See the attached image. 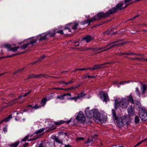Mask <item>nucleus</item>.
<instances>
[{
    "mask_svg": "<svg viewBox=\"0 0 147 147\" xmlns=\"http://www.w3.org/2000/svg\"><path fill=\"white\" fill-rule=\"evenodd\" d=\"M37 40L36 38L28 39L26 41H24V43L19 48L22 49H25L28 47L30 48L34 46V45L36 43Z\"/></svg>",
    "mask_w": 147,
    "mask_h": 147,
    "instance_id": "obj_1",
    "label": "nucleus"
},
{
    "mask_svg": "<svg viewBox=\"0 0 147 147\" xmlns=\"http://www.w3.org/2000/svg\"><path fill=\"white\" fill-rule=\"evenodd\" d=\"M131 3L128 4L126 5L124 7H123V2H121L119 3L115 7L110 9L111 11L112 14L114 13H116L119 11L121 10H123L126 8Z\"/></svg>",
    "mask_w": 147,
    "mask_h": 147,
    "instance_id": "obj_2",
    "label": "nucleus"
},
{
    "mask_svg": "<svg viewBox=\"0 0 147 147\" xmlns=\"http://www.w3.org/2000/svg\"><path fill=\"white\" fill-rule=\"evenodd\" d=\"M85 113L86 116L89 118H91L94 116L97 117L99 114L98 112L97 109H93L90 110L88 107L86 109Z\"/></svg>",
    "mask_w": 147,
    "mask_h": 147,
    "instance_id": "obj_3",
    "label": "nucleus"
},
{
    "mask_svg": "<svg viewBox=\"0 0 147 147\" xmlns=\"http://www.w3.org/2000/svg\"><path fill=\"white\" fill-rule=\"evenodd\" d=\"M113 118L114 120H116L117 125L119 128L122 126V122L121 118L117 116L115 112L114 109L112 110Z\"/></svg>",
    "mask_w": 147,
    "mask_h": 147,
    "instance_id": "obj_4",
    "label": "nucleus"
},
{
    "mask_svg": "<svg viewBox=\"0 0 147 147\" xmlns=\"http://www.w3.org/2000/svg\"><path fill=\"white\" fill-rule=\"evenodd\" d=\"M112 14L110 9L105 13L102 11L96 14V16L99 18L104 19L107 17H110Z\"/></svg>",
    "mask_w": 147,
    "mask_h": 147,
    "instance_id": "obj_5",
    "label": "nucleus"
},
{
    "mask_svg": "<svg viewBox=\"0 0 147 147\" xmlns=\"http://www.w3.org/2000/svg\"><path fill=\"white\" fill-rule=\"evenodd\" d=\"M76 119L79 122L82 123H84L86 120L85 116L81 111L79 112L78 114L76 116Z\"/></svg>",
    "mask_w": 147,
    "mask_h": 147,
    "instance_id": "obj_6",
    "label": "nucleus"
},
{
    "mask_svg": "<svg viewBox=\"0 0 147 147\" xmlns=\"http://www.w3.org/2000/svg\"><path fill=\"white\" fill-rule=\"evenodd\" d=\"M100 98H103V101L107 102L109 100V99L108 94L106 92L102 91L100 93Z\"/></svg>",
    "mask_w": 147,
    "mask_h": 147,
    "instance_id": "obj_7",
    "label": "nucleus"
},
{
    "mask_svg": "<svg viewBox=\"0 0 147 147\" xmlns=\"http://www.w3.org/2000/svg\"><path fill=\"white\" fill-rule=\"evenodd\" d=\"M98 19L96 18V17L94 16L92 18L88 20H85L83 21H82L81 22V24L82 25L86 23L88 24V25H89L91 22H94L95 21L98 20Z\"/></svg>",
    "mask_w": 147,
    "mask_h": 147,
    "instance_id": "obj_8",
    "label": "nucleus"
},
{
    "mask_svg": "<svg viewBox=\"0 0 147 147\" xmlns=\"http://www.w3.org/2000/svg\"><path fill=\"white\" fill-rule=\"evenodd\" d=\"M43 75L41 74H40L37 75H36L35 74H30L29 75L27 76V78L26 80H28L30 78H40L43 77Z\"/></svg>",
    "mask_w": 147,
    "mask_h": 147,
    "instance_id": "obj_9",
    "label": "nucleus"
},
{
    "mask_svg": "<svg viewBox=\"0 0 147 147\" xmlns=\"http://www.w3.org/2000/svg\"><path fill=\"white\" fill-rule=\"evenodd\" d=\"M4 46L7 49L8 51H16L19 48V47H11V45L8 44H6Z\"/></svg>",
    "mask_w": 147,
    "mask_h": 147,
    "instance_id": "obj_10",
    "label": "nucleus"
},
{
    "mask_svg": "<svg viewBox=\"0 0 147 147\" xmlns=\"http://www.w3.org/2000/svg\"><path fill=\"white\" fill-rule=\"evenodd\" d=\"M128 115L129 116H133L135 115L134 109L131 105L129 106L127 109Z\"/></svg>",
    "mask_w": 147,
    "mask_h": 147,
    "instance_id": "obj_11",
    "label": "nucleus"
},
{
    "mask_svg": "<svg viewBox=\"0 0 147 147\" xmlns=\"http://www.w3.org/2000/svg\"><path fill=\"white\" fill-rule=\"evenodd\" d=\"M47 34L46 33L40 34L37 36V38L39 41H40L45 40L47 39Z\"/></svg>",
    "mask_w": 147,
    "mask_h": 147,
    "instance_id": "obj_12",
    "label": "nucleus"
},
{
    "mask_svg": "<svg viewBox=\"0 0 147 147\" xmlns=\"http://www.w3.org/2000/svg\"><path fill=\"white\" fill-rule=\"evenodd\" d=\"M139 116L142 120L145 121L147 120V113L141 112L139 114Z\"/></svg>",
    "mask_w": 147,
    "mask_h": 147,
    "instance_id": "obj_13",
    "label": "nucleus"
},
{
    "mask_svg": "<svg viewBox=\"0 0 147 147\" xmlns=\"http://www.w3.org/2000/svg\"><path fill=\"white\" fill-rule=\"evenodd\" d=\"M127 100L125 98H122L121 100L120 107L123 108H126L127 107Z\"/></svg>",
    "mask_w": 147,
    "mask_h": 147,
    "instance_id": "obj_14",
    "label": "nucleus"
},
{
    "mask_svg": "<svg viewBox=\"0 0 147 147\" xmlns=\"http://www.w3.org/2000/svg\"><path fill=\"white\" fill-rule=\"evenodd\" d=\"M93 37H92L90 35H87L82 38V40H85L86 42L88 43L91 40H93Z\"/></svg>",
    "mask_w": 147,
    "mask_h": 147,
    "instance_id": "obj_15",
    "label": "nucleus"
},
{
    "mask_svg": "<svg viewBox=\"0 0 147 147\" xmlns=\"http://www.w3.org/2000/svg\"><path fill=\"white\" fill-rule=\"evenodd\" d=\"M72 119H70L69 120L65 121L63 120H60L57 122H55L54 123L56 125H60L61 124L66 123L67 124H68L71 121Z\"/></svg>",
    "mask_w": 147,
    "mask_h": 147,
    "instance_id": "obj_16",
    "label": "nucleus"
},
{
    "mask_svg": "<svg viewBox=\"0 0 147 147\" xmlns=\"http://www.w3.org/2000/svg\"><path fill=\"white\" fill-rule=\"evenodd\" d=\"M23 97H24V95L19 96L18 98L15 99L12 101L10 102L9 103V105H13V104H14L16 102V100H18V99H21Z\"/></svg>",
    "mask_w": 147,
    "mask_h": 147,
    "instance_id": "obj_17",
    "label": "nucleus"
},
{
    "mask_svg": "<svg viewBox=\"0 0 147 147\" xmlns=\"http://www.w3.org/2000/svg\"><path fill=\"white\" fill-rule=\"evenodd\" d=\"M121 101H118V99L116 98L115 101V108L117 109V108L120 107Z\"/></svg>",
    "mask_w": 147,
    "mask_h": 147,
    "instance_id": "obj_18",
    "label": "nucleus"
},
{
    "mask_svg": "<svg viewBox=\"0 0 147 147\" xmlns=\"http://www.w3.org/2000/svg\"><path fill=\"white\" fill-rule=\"evenodd\" d=\"M56 31L55 30H53L52 31H49L48 32H47V33H46L47 35H49V36H51V37H53L55 36V34H56Z\"/></svg>",
    "mask_w": 147,
    "mask_h": 147,
    "instance_id": "obj_19",
    "label": "nucleus"
},
{
    "mask_svg": "<svg viewBox=\"0 0 147 147\" xmlns=\"http://www.w3.org/2000/svg\"><path fill=\"white\" fill-rule=\"evenodd\" d=\"M147 88V84H142V86L141 88L142 90V94H144L145 93V91L146 90Z\"/></svg>",
    "mask_w": 147,
    "mask_h": 147,
    "instance_id": "obj_20",
    "label": "nucleus"
},
{
    "mask_svg": "<svg viewBox=\"0 0 147 147\" xmlns=\"http://www.w3.org/2000/svg\"><path fill=\"white\" fill-rule=\"evenodd\" d=\"M102 65H103V64L99 65H95L94 66V70L100 69L105 67L102 66Z\"/></svg>",
    "mask_w": 147,
    "mask_h": 147,
    "instance_id": "obj_21",
    "label": "nucleus"
},
{
    "mask_svg": "<svg viewBox=\"0 0 147 147\" xmlns=\"http://www.w3.org/2000/svg\"><path fill=\"white\" fill-rule=\"evenodd\" d=\"M53 139L56 142L61 144H63V141L61 140H59L58 138L56 136H54V138H53Z\"/></svg>",
    "mask_w": 147,
    "mask_h": 147,
    "instance_id": "obj_22",
    "label": "nucleus"
},
{
    "mask_svg": "<svg viewBox=\"0 0 147 147\" xmlns=\"http://www.w3.org/2000/svg\"><path fill=\"white\" fill-rule=\"evenodd\" d=\"M65 34L66 35H69L70 34V33L71 32V31L70 29L69 28L65 27L64 28Z\"/></svg>",
    "mask_w": 147,
    "mask_h": 147,
    "instance_id": "obj_23",
    "label": "nucleus"
},
{
    "mask_svg": "<svg viewBox=\"0 0 147 147\" xmlns=\"http://www.w3.org/2000/svg\"><path fill=\"white\" fill-rule=\"evenodd\" d=\"M47 100V98L46 97L43 98L41 100V103L42 104V106H44L46 103Z\"/></svg>",
    "mask_w": 147,
    "mask_h": 147,
    "instance_id": "obj_24",
    "label": "nucleus"
},
{
    "mask_svg": "<svg viewBox=\"0 0 147 147\" xmlns=\"http://www.w3.org/2000/svg\"><path fill=\"white\" fill-rule=\"evenodd\" d=\"M129 42H122V43H121L119 44H117V47H118L120 46H122L123 45L127 44L129 43Z\"/></svg>",
    "mask_w": 147,
    "mask_h": 147,
    "instance_id": "obj_25",
    "label": "nucleus"
},
{
    "mask_svg": "<svg viewBox=\"0 0 147 147\" xmlns=\"http://www.w3.org/2000/svg\"><path fill=\"white\" fill-rule=\"evenodd\" d=\"M86 95V94L83 92H82L79 94L77 96L78 99H80Z\"/></svg>",
    "mask_w": 147,
    "mask_h": 147,
    "instance_id": "obj_26",
    "label": "nucleus"
},
{
    "mask_svg": "<svg viewBox=\"0 0 147 147\" xmlns=\"http://www.w3.org/2000/svg\"><path fill=\"white\" fill-rule=\"evenodd\" d=\"M115 47H117V44H114L111 46H110L109 48H108V49H104V50H103L102 51H101L100 52H104V51H107V50H108L112 48H113Z\"/></svg>",
    "mask_w": 147,
    "mask_h": 147,
    "instance_id": "obj_27",
    "label": "nucleus"
},
{
    "mask_svg": "<svg viewBox=\"0 0 147 147\" xmlns=\"http://www.w3.org/2000/svg\"><path fill=\"white\" fill-rule=\"evenodd\" d=\"M128 101L129 102H131V104H134V100L133 99V98L132 96L130 95L129 96V98L128 99Z\"/></svg>",
    "mask_w": 147,
    "mask_h": 147,
    "instance_id": "obj_28",
    "label": "nucleus"
},
{
    "mask_svg": "<svg viewBox=\"0 0 147 147\" xmlns=\"http://www.w3.org/2000/svg\"><path fill=\"white\" fill-rule=\"evenodd\" d=\"M26 51H24V52H21L18 53V54H12V55H9L8 56H7L6 57H7V58L11 57L14 56H15V55H19L20 54H22L24 53H26Z\"/></svg>",
    "mask_w": 147,
    "mask_h": 147,
    "instance_id": "obj_29",
    "label": "nucleus"
},
{
    "mask_svg": "<svg viewBox=\"0 0 147 147\" xmlns=\"http://www.w3.org/2000/svg\"><path fill=\"white\" fill-rule=\"evenodd\" d=\"M57 99H59L60 100H63L64 99V96L63 94L57 96L56 97Z\"/></svg>",
    "mask_w": 147,
    "mask_h": 147,
    "instance_id": "obj_30",
    "label": "nucleus"
},
{
    "mask_svg": "<svg viewBox=\"0 0 147 147\" xmlns=\"http://www.w3.org/2000/svg\"><path fill=\"white\" fill-rule=\"evenodd\" d=\"M45 130L44 128H42L41 129H40L39 130H37L35 132V133L36 134H38L44 131Z\"/></svg>",
    "mask_w": 147,
    "mask_h": 147,
    "instance_id": "obj_31",
    "label": "nucleus"
},
{
    "mask_svg": "<svg viewBox=\"0 0 147 147\" xmlns=\"http://www.w3.org/2000/svg\"><path fill=\"white\" fill-rule=\"evenodd\" d=\"M78 99V96H75L74 97H71L68 98V99L70 100H74L75 101H76Z\"/></svg>",
    "mask_w": 147,
    "mask_h": 147,
    "instance_id": "obj_32",
    "label": "nucleus"
},
{
    "mask_svg": "<svg viewBox=\"0 0 147 147\" xmlns=\"http://www.w3.org/2000/svg\"><path fill=\"white\" fill-rule=\"evenodd\" d=\"M136 94L139 97H140L141 94L139 89L138 88H136Z\"/></svg>",
    "mask_w": 147,
    "mask_h": 147,
    "instance_id": "obj_33",
    "label": "nucleus"
},
{
    "mask_svg": "<svg viewBox=\"0 0 147 147\" xmlns=\"http://www.w3.org/2000/svg\"><path fill=\"white\" fill-rule=\"evenodd\" d=\"M19 143V142H17L13 144L10 145V146L11 147H16L18 146Z\"/></svg>",
    "mask_w": 147,
    "mask_h": 147,
    "instance_id": "obj_34",
    "label": "nucleus"
},
{
    "mask_svg": "<svg viewBox=\"0 0 147 147\" xmlns=\"http://www.w3.org/2000/svg\"><path fill=\"white\" fill-rule=\"evenodd\" d=\"M12 117V115H10L8 116H7V117H6L5 119H4V120H5V121L7 122L9 121V119Z\"/></svg>",
    "mask_w": 147,
    "mask_h": 147,
    "instance_id": "obj_35",
    "label": "nucleus"
},
{
    "mask_svg": "<svg viewBox=\"0 0 147 147\" xmlns=\"http://www.w3.org/2000/svg\"><path fill=\"white\" fill-rule=\"evenodd\" d=\"M127 57L128 58H129L128 57ZM129 59H131L132 60L136 59V60H138L139 61H142V58H137V57H136V58H129Z\"/></svg>",
    "mask_w": 147,
    "mask_h": 147,
    "instance_id": "obj_36",
    "label": "nucleus"
},
{
    "mask_svg": "<svg viewBox=\"0 0 147 147\" xmlns=\"http://www.w3.org/2000/svg\"><path fill=\"white\" fill-rule=\"evenodd\" d=\"M140 121L139 119L138 116H136L135 118V122L136 124L138 123Z\"/></svg>",
    "mask_w": 147,
    "mask_h": 147,
    "instance_id": "obj_37",
    "label": "nucleus"
},
{
    "mask_svg": "<svg viewBox=\"0 0 147 147\" xmlns=\"http://www.w3.org/2000/svg\"><path fill=\"white\" fill-rule=\"evenodd\" d=\"M45 57L44 55L41 56L40 58H38V60L39 62L40 61L43 60Z\"/></svg>",
    "mask_w": 147,
    "mask_h": 147,
    "instance_id": "obj_38",
    "label": "nucleus"
},
{
    "mask_svg": "<svg viewBox=\"0 0 147 147\" xmlns=\"http://www.w3.org/2000/svg\"><path fill=\"white\" fill-rule=\"evenodd\" d=\"M78 25V23H75L74 25L72 27V28L74 30H76Z\"/></svg>",
    "mask_w": 147,
    "mask_h": 147,
    "instance_id": "obj_39",
    "label": "nucleus"
},
{
    "mask_svg": "<svg viewBox=\"0 0 147 147\" xmlns=\"http://www.w3.org/2000/svg\"><path fill=\"white\" fill-rule=\"evenodd\" d=\"M80 86V84H79L77 86H72L70 87L71 90H75L79 87Z\"/></svg>",
    "mask_w": 147,
    "mask_h": 147,
    "instance_id": "obj_40",
    "label": "nucleus"
},
{
    "mask_svg": "<svg viewBox=\"0 0 147 147\" xmlns=\"http://www.w3.org/2000/svg\"><path fill=\"white\" fill-rule=\"evenodd\" d=\"M46 96L47 97L48 100H50L53 98V96L51 94H49Z\"/></svg>",
    "mask_w": 147,
    "mask_h": 147,
    "instance_id": "obj_41",
    "label": "nucleus"
},
{
    "mask_svg": "<svg viewBox=\"0 0 147 147\" xmlns=\"http://www.w3.org/2000/svg\"><path fill=\"white\" fill-rule=\"evenodd\" d=\"M24 68H23L21 69H19L17 71H15L13 73V74H15L19 72H21L22 71H23L24 69Z\"/></svg>",
    "mask_w": 147,
    "mask_h": 147,
    "instance_id": "obj_42",
    "label": "nucleus"
},
{
    "mask_svg": "<svg viewBox=\"0 0 147 147\" xmlns=\"http://www.w3.org/2000/svg\"><path fill=\"white\" fill-rule=\"evenodd\" d=\"M103 49H104V47H99L98 48H95L94 49V51H97L100 50H101Z\"/></svg>",
    "mask_w": 147,
    "mask_h": 147,
    "instance_id": "obj_43",
    "label": "nucleus"
},
{
    "mask_svg": "<svg viewBox=\"0 0 147 147\" xmlns=\"http://www.w3.org/2000/svg\"><path fill=\"white\" fill-rule=\"evenodd\" d=\"M125 54L130 55H132L133 54L135 55V53H133L129 52V53H122V54H121L122 55H124Z\"/></svg>",
    "mask_w": 147,
    "mask_h": 147,
    "instance_id": "obj_44",
    "label": "nucleus"
},
{
    "mask_svg": "<svg viewBox=\"0 0 147 147\" xmlns=\"http://www.w3.org/2000/svg\"><path fill=\"white\" fill-rule=\"evenodd\" d=\"M30 137V136L29 135H28L27 136H25L24 138H23L22 141L23 142H24L27 139H28V138H29V137Z\"/></svg>",
    "mask_w": 147,
    "mask_h": 147,
    "instance_id": "obj_45",
    "label": "nucleus"
},
{
    "mask_svg": "<svg viewBox=\"0 0 147 147\" xmlns=\"http://www.w3.org/2000/svg\"><path fill=\"white\" fill-rule=\"evenodd\" d=\"M88 50H93L94 51V49L92 48H84V51H87Z\"/></svg>",
    "mask_w": 147,
    "mask_h": 147,
    "instance_id": "obj_46",
    "label": "nucleus"
},
{
    "mask_svg": "<svg viewBox=\"0 0 147 147\" xmlns=\"http://www.w3.org/2000/svg\"><path fill=\"white\" fill-rule=\"evenodd\" d=\"M57 33H59L61 34H64V33L63 32V30H58L57 31Z\"/></svg>",
    "mask_w": 147,
    "mask_h": 147,
    "instance_id": "obj_47",
    "label": "nucleus"
},
{
    "mask_svg": "<svg viewBox=\"0 0 147 147\" xmlns=\"http://www.w3.org/2000/svg\"><path fill=\"white\" fill-rule=\"evenodd\" d=\"M44 75H43V77H45V78H48L47 77H46L45 76H47L48 77H52V78H59V77H53V76H48V75H44Z\"/></svg>",
    "mask_w": 147,
    "mask_h": 147,
    "instance_id": "obj_48",
    "label": "nucleus"
},
{
    "mask_svg": "<svg viewBox=\"0 0 147 147\" xmlns=\"http://www.w3.org/2000/svg\"><path fill=\"white\" fill-rule=\"evenodd\" d=\"M32 91V90H30L27 93H26L24 95V96H26L29 94Z\"/></svg>",
    "mask_w": 147,
    "mask_h": 147,
    "instance_id": "obj_49",
    "label": "nucleus"
},
{
    "mask_svg": "<svg viewBox=\"0 0 147 147\" xmlns=\"http://www.w3.org/2000/svg\"><path fill=\"white\" fill-rule=\"evenodd\" d=\"M41 107V106H38L37 104H36L33 107V108L34 109H37L38 108L40 107Z\"/></svg>",
    "mask_w": 147,
    "mask_h": 147,
    "instance_id": "obj_50",
    "label": "nucleus"
},
{
    "mask_svg": "<svg viewBox=\"0 0 147 147\" xmlns=\"http://www.w3.org/2000/svg\"><path fill=\"white\" fill-rule=\"evenodd\" d=\"M86 69L85 68H81V69H76L75 70V72L77 70H81V71H84L86 70Z\"/></svg>",
    "mask_w": 147,
    "mask_h": 147,
    "instance_id": "obj_51",
    "label": "nucleus"
},
{
    "mask_svg": "<svg viewBox=\"0 0 147 147\" xmlns=\"http://www.w3.org/2000/svg\"><path fill=\"white\" fill-rule=\"evenodd\" d=\"M122 53H122L120 52H118L116 53H115V55H118V56H121L122 55H121Z\"/></svg>",
    "mask_w": 147,
    "mask_h": 147,
    "instance_id": "obj_52",
    "label": "nucleus"
},
{
    "mask_svg": "<svg viewBox=\"0 0 147 147\" xmlns=\"http://www.w3.org/2000/svg\"><path fill=\"white\" fill-rule=\"evenodd\" d=\"M85 69H86V70H87L88 69H90V70H94V66H93V67H87L85 68Z\"/></svg>",
    "mask_w": 147,
    "mask_h": 147,
    "instance_id": "obj_53",
    "label": "nucleus"
},
{
    "mask_svg": "<svg viewBox=\"0 0 147 147\" xmlns=\"http://www.w3.org/2000/svg\"><path fill=\"white\" fill-rule=\"evenodd\" d=\"M64 96L65 97V96H71V94L70 93H67V94H63Z\"/></svg>",
    "mask_w": 147,
    "mask_h": 147,
    "instance_id": "obj_54",
    "label": "nucleus"
},
{
    "mask_svg": "<svg viewBox=\"0 0 147 147\" xmlns=\"http://www.w3.org/2000/svg\"><path fill=\"white\" fill-rule=\"evenodd\" d=\"M135 55H137L140 56V57H144V55L143 54H135Z\"/></svg>",
    "mask_w": 147,
    "mask_h": 147,
    "instance_id": "obj_55",
    "label": "nucleus"
},
{
    "mask_svg": "<svg viewBox=\"0 0 147 147\" xmlns=\"http://www.w3.org/2000/svg\"><path fill=\"white\" fill-rule=\"evenodd\" d=\"M74 45L75 46H78L79 45V42H74Z\"/></svg>",
    "mask_w": 147,
    "mask_h": 147,
    "instance_id": "obj_56",
    "label": "nucleus"
},
{
    "mask_svg": "<svg viewBox=\"0 0 147 147\" xmlns=\"http://www.w3.org/2000/svg\"><path fill=\"white\" fill-rule=\"evenodd\" d=\"M87 77L88 78H95V77L94 76H90L88 75L87 76Z\"/></svg>",
    "mask_w": 147,
    "mask_h": 147,
    "instance_id": "obj_57",
    "label": "nucleus"
},
{
    "mask_svg": "<svg viewBox=\"0 0 147 147\" xmlns=\"http://www.w3.org/2000/svg\"><path fill=\"white\" fill-rule=\"evenodd\" d=\"M84 140V138L83 137L79 138L77 139V140Z\"/></svg>",
    "mask_w": 147,
    "mask_h": 147,
    "instance_id": "obj_58",
    "label": "nucleus"
},
{
    "mask_svg": "<svg viewBox=\"0 0 147 147\" xmlns=\"http://www.w3.org/2000/svg\"><path fill=\"white\" fill-rule=\"evenodd\" d=\"M38 62H39L38 61V60H36L33 62L32 63L30 64H32V65H34L36 63H37Z\"/></svg>",
    "mask_w": 147,
    "mask_h": 147,
    "instance_id": "obj_59",
    "label": "nucleus"
},
{
    "mask_svg": "<svg viewBox=\"0 0 147 147\" xmlns=\"http://www.w3.org/2000/svg\"><path fill=\"white\" fill-rule=\"evenodd\" d=\"M146 139H144V140H142L141 142H138L137 144H138V145H139L142 142H144V141H146Z\"/></svg>",
    "mask_w": 147,
    "mask_h": 147,
    "instance_id": "obj_60",
    "label": "nucleus"
},
{
    "mask_svg": "<svg viewBox=\"0 0 147 147\" xmlns=\"http://www.w3.org/2000/svg\"><path fill=\"white\" fill-rule=\"evenodd\" d=\"M146 139H144V140H142L141 142H138L137 144H138V145H139L142 142H144V141H146Z\"/></svg>",
    "mask_w": 147,
    "mask_h": 147,
    "instance_id": "obj_61",
    "label": "nucleus"
},
{
    "mask_svg": "<svg viewBox=\"0 0 147 147\" xmlns=\"http://www.w3.org/2000/svg\"><path fill=\"white\" fill-rule=\"evenodd\" d=\"M139 15H137L134 17L132 19H130L129 20H133V19H134L136 18L139 17Z\"/></svg>",
    "mask_w": 147,
    "mask_h": 147,
    "instance_id": "obj_62",
    "label": "nucleus"
},
{
    "mask_svg": "<svg viewBox=\"0 0 147 147\" xmlns=\"http://www.w3.org/2000/svg\"><path fill=\"white\" fill-rule=\"evenodd\" d=\"M123 40V39H120V40H117V41H114V43H117V42H120V41H122Z\"/></svg>",
    "mask_w": 147,
    "mask_h": 147,
    "instance_id": "obj_63",
    "label": "nucleus"
},
{
    "mask_svg": "<svg viewBox=\"0 0 147 147\" xmlns=\"http://www.w3.org/2000/svg\"><path fill=\"white\" fill-rule=\"evenodd\" d=\"M125 83V81H121L119 83V84L123 85Z\"/></svg>",
    "mask_w": 147,
    "mask_h": 147,
    "instance_id": "obj_64",
    "label": "nucleus"
}]
</instances>
